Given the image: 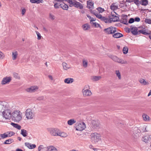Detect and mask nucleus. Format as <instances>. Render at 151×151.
Returning a JSON list of instances; mask_svg holds the SVG:
<instances>
[{
  "instance_id": "obj_28",
  "label": "nucleus",
  "mask_w": 151,
  "mask_h": 151,
  "mask_svg": "<svg viewBox=\"0 0 151 151\" xmlns=\"http://www.w3.org/2000/svg\"><path fill=\"white\" fill-rule=\"evenodd\" d=\"M139 81L141 84L142 85H146L149 84L148 82L146 81L145 79L143 78L140 79Z\"/></svg>"
},
{
  "instance_id": "obj_48",
  "label": "nucleus",
  "mask_w": 151,
  "mask_h": 151,
  "mask_svg": "<svg viewBox=\"0 0 151 151\" xmlns=\"http://www.w3.org/2000/svg\"><path fill=\"white\" fill-rule=\"evenodd\" d=\"M121 22L124 24H128L127 22L126 19H124L122 18L121 20Z\"/></svg>"
},
{
  "instance_id": "obj_34",
  "label": "nucleus",
  "mask_w": 151,
  "mask_h": 151,
  "mask_svg": "<svg viewBox=\"0 0 151 151\" xmlns=\"http://www.w3.org/2000/svg\"><path fill=\"white\" fill-rule=\"evenodd\" d=\"M14 142V140L12 139H9L6 140L4 143V144H9Z\"/></svg>"
},
{
  "instance_id": "obj_32",
  "label": "nucleus",
  "mask_w": 151,
  "mask_h": 151,
  "mask_svg": "<svg viewBox=\"0 0 151 151\" xmlns=\"http://www.w3.org/2000/svg\"><path fill=\"white\" fill-rule=\"evenodd\" d=\"M110 8L112 10H116L118 8V6L115 5V3H113L110 6Z\"/></svg>"
},
{
  "instance_id": "obj_33",
  "label": "nucleus",
  "mask_w": 151,
  "mask_h": 151,
  "mask_svg": "<svg viewBox=\"0 0 151 151\" xmlns=\"http://www.w3.org/2000/svg\"><path fill=\"white\" fill-rule=\"evenodd\" d=\"M60 7L62 8L64 10H68V6L67 5H66L64 3H63V4H60Z\"/></svg>"
},
{
  "instance_id": "obj_58",
  "label": "nucleus",
  "mask_w": 151,
  "mask_h": 151,
  "mask_svg": "<svg viewBox=\"0 0 151 151\" xmlns=\"http://www.w3.org/2000/svg\"><path fill=\"white\" fill-rule=\"evenodd\" d=\"M134 21V20L133 18H130L129 21L128 22L129 23H133Z\"/></svg>"
},
{
  "instance_id": "obj_35",
  "label": "nucleus",
  "mask_w": 151,
  "mask_h": 151,
  "mask_svg": "<svg viewBox=\"0 0 151 151\" xmlns=\"http://www.w3.org/2000/svg\"><path fill=\"white\" fill-rule=\"evenodd\" d=\"M140 4L144 6H146L148 4V1L147 0H141Z\"/></svg>"
},
{
  "instance_id": "obj_2",
  "label": "nucleus",
  "mask_w": 151,
  "mask_h": 151,
  "mask_svg": "<svg viewBox=\"0 0 151 151\" xmlns=\"http://www.w3.org/2000/svg\"><path fill=\"white\" fill-rule=\"evenodd\" d=\"M12 115L11 119L14 122L18 123L22 119V113L19 110H14Z\"/></svg>"
},
{
  "instance_id": "obj_4",
  "label": "nucleus",
  "mask_w": 151,
  "mask_h": 151,
  "mask_svg": "<svg viewBox=\"0 0 151 151\" xmlns=\"http://www.w3.org/2000/svg\"><path fill=\"white\" fill-rule=\"evenodd\" d=\"M35 113L30 109H27L25 111L26 118L28 119H32L35 117Z\"/></svg>"
},
{
  "instance_id": "obj_29",
  "label": "nucleus",
  "mask_w": 151,
  "mask_h": 151,
  "mask_svg": "<svg viewBox=\"0 0 151 151\" xmlns=\"http://www.w3.org/2000/svg\"><path fill=\"white\" fill-rule=\"evenodd\" d=\"M11 125L12 126L14 127L19 130H20L21 128V126L18 125V124H15L13 122H11Z\"/></svg>"
},
{
  "instance_id": "obj_25",
  "label": "nucleus",
  "mask_w": 151,
  "mask_h": 151,
  "mask_svg": "<svg viewBox=\"0 0 151 151\" xmlns=\"http://www.w3.org/2000/svg\"><path fill=\"white\" fill-rule=\"evenodd\" d=\"M18 55V52L16 51L15 50L13 52L12 54V60H16L17 58Z\"/></svg>"
},
{
  "instance_id": "obj_52",
  "label": "nucleus",
  "mask_w": 151,
  "mask_h": 151,
  "mask_svg": "<svg viewBox=\"0 0 151 151\" xmlns=\"http://www.w3.org/2000/svg\"><path fill=\"white\" fill-rule=\"evenodd\" d=\"M8 137H10L14 134V133L13 132H7Z\"/></svg>"
},
{
  "instance_id": "obj_23",
  "label": "nucleus",
  "mask_w": 151,
  "mask_h": 151,
  "mask_svg": "<svg viewBox=\"0 0 151 151\" xmlns=\"http://www.w3.org/2000/svg\"><path fill=\"white\" fill-rule=\"evenodd\" d=\"M112 36L114 38H118L123 37V35L121 33L117 32L114 34Z\"/></svg>"
},
{
  "instance_id": "obj_1",
  "label": "nucleus",
  "mask_w": 151,
  "mask_h": 151,
  "mask_svg": "<svg viewBox=\"0 0 151 151\" xmlns=\"http://www.w3.org/2000/svg\"><path fill=\"white\" fill-rule=\"evenodd\" d=\"M9 108L8 102L4 101H0V113L2 112V116L6 119H11L12 113Z\"/></svg>"
},
{
  "instance_id": "obj_21",
  "label": "nucleus",
  "mask_w": 151,
  "mask_h": 151,
  "mask_svg": "<svg viewBox=\"0 0 151 151\" xmlns=\"http://www.w3.org/2000/svg\"><path fill=\"white\" fill-rule=\"evenodd\" d=\"M74 81L73 79L71 78H68L65 79L64 82L65 83L67 84H70L72 83Z\"/></svg>"
},
{
  "instance_id": "obj_46",
  "label": "nucleus",
  "mask_w": 151,
  "mask_h": 151,
  "mask_svg": "<svg viewBox=\"0 0 151 151\" xmlns=\"http://www.w3.org/2000/svg\"><path fill=\"white\" fill-rule=\"evenodd\" d=\"M96 9L99 11V13H102L104 11V9L101 7L97 8Z\"/></svg>"
},
{
  "instance_id": "obj_37",
  "label": "nucleus",
  "mask_w": 151,
  "mask_h": 151,
  "mask_svg": "<svg viewBox=\"0 0 151 151\" xmlns=\"http://www.w3.org/2000/svg\"><path fill=\"white\" fill-rule=\"evenodd\" d=\"M30 2L32 3L39 4L43 2L42 0H30Z\"/></svg>"
},
{
  "instance_id": "obj_5",
  "label": "nucleus",
  "mask_w": 151,
  "mask_h": 151,
  "mask_svg": "<svg viewBox=\"0 0 151 151\" xmlns=\"http://www.w3.org/2000/svg\"><path fill=\"white\" fill-rule=\"evenodd\" d=\"M109 57L113 61L118 63L126 64L128 63L126 60L119 58L116 56L111 55L109 56Z\"/></svg>"
},
{
  "instance_id": "obj_55",
  "label": "nucleus",
  "mask_w": 151,
  "mask_h": 151,
  "mask_svg": "<svg viewBox=\"0 0 151 151\" xmlns=\"http://www.w3.org/2000/svg\"><path fill=\"white\" fill-rule=\"evenodd\" d=\"M4 57V55L0 51V59H2Z\"/></svg>"
},
{
  "instance_id": "obj_12",
  "label": "nucleus",
  "mask_w": 151,
  "mask_h": 151,
  "mask_svg": "<svg viewBox=\"0 0 151 151\" xmlns=\"http://www.w3.org/2000/svg\"><path fill=\"white\" fill-rule=\"evenodd\" d=\"M38 89V87L37 86H33L26 89L27 91L29 92H33L36 91Z\"/></svg>"
},
{
  "instance_id": "obj_42",
  "label": "nucleus",
  "mask_w": 151,
  "mask_h": 151,
  "mask_svg": "<svg viewBox=\"0 0 151 151\" xmlns=\"http://www.w3.org/2000/svg\"><path fill=\"white\" fill-rule=\"evenodd\" d=\"M83 65L85 68H86L87 67L88 61L87 60L85 59L83 60Z\"/></svg>"
},
{
  "instance_id": "obj_11",
  "label": "nucleus",
  "mask_w": 151,
  "mask_h": 151,
  "mask_svg": "<svg viewBox=\"0 0 151 151\" xmlns=\"http://www.w3.org/2000/svg\"><path fill=\"white\" fill-rule=\"evenodd\" d=\"M130 31L134 35H136L140 34L138 31L137 28L135 27L134 26H131L130 27Z\"/></svg>"
},
{
  "instance_id": "obj_7",
  "label": "nucleus",
  "mask_w": 151,
  "mask_h": 151,
  "mask_svg": "<svg viewBox=\"0 0 151 151\" xmlns=\"http://www.w3.org/2000/svg\"><path fill=\"white\" fill-rule=\"evenodd\" d=\"M48 131L52 136H58V129L54 128H49L47 129Z\"/></svg>"
},
{
  "instance_id": "obj_18",
  "label": "nucleus",
  "mask_w": 151,
  "mask_h": 151,
  "mask_svg": "<svg viewBox=\"0 0 151 151\" xmlns=\"http://www.w3.org/2000/svg\"><path fill=\"white\" fill-rule=\"evenodd\" d=\"M25 145L30 149H33L36 147V145L35 144H32L28 142L25 143Z\"/></svg>"
},
{
  "instance_id": "obj_19",
  "label": "nucleus",
  "mask_w": 151,
  "mask_h": 151,
  "mask_svg": "<svg viewBox=\"0 0 151 151\" xmlns=\"http://www.w3.org/2000/svg\"><path fill=\"white\" fill-rule=\"evenodd\" d=\"M38 151H47V147H45L43 145H40L38 147Z\"/></svg>"
},
{
  "instance_id": "obj_38",
  "label": "nucleus",
  "mask_w": 151,
  "mask_h": 151,
  "mask_svg": "<svg viewBox=\"0 0 151 151\" xmlns=\"http://www.w3.org/2000/svg\"><path fill=\"white\" fill-rule=\"evenodd\" d=\"M76 122V121L74 119H70L68 121V124L69 125H71Z\"/></svg>"
},
{
  "instance_id": "obj_57",
  "label": "nucleus",
  "mask_w": 151,
  "mask_h": 151,
  "mask_svg": "<svg viewBox=\"0 0 151 151\" xmlns=\"http://www.w3.org/2000/svg\"><path fill=\"white\" fill-rule=\"evenodd\" d=\"M133 2L137 5H138L140 4L139 0H133Z\"/></svg>"
},
{
  "instance_id": "obj_14",
  "label": "nucleus",
  "mask_w": 151,
  "mask_h": 151,
  "mask_svg": "<svg viewBox=\"0 0 151 151\" xmlns=\"http://www.w3.org/2000/svg\"><path fill=\"white\" fill-rule=\"evenodd\" d=\"M109 19L111 20V22L112 21L113 22H117L119 19V17L115 14L111 15L109 16Z\"/></svg>"
},
{
  "instance_id": "obj_61",
  "label": "nucleus",
  "mask_w": 151,
  "mask_h": 151,
  "mask_svg": "<svg viewBox=\"0 0 151 151\" xmlns=\"http://www.w3.org/2000/svg\"><path fill=\"white\" fill-rule=\"evenodd\" d=\"M104 69L103 68L101 67L99 68L100 72H104Z\"/></svg>"
},
{
  "instance_id": "obj_64",
  "label": "nucleus",
  "mask_w": 151,
  "mask_h": 151,
  "mask_svg": "<svg viewBox=\"0 0 151 151\" xmlns=\"http://www.w3.org/2000/svg\"><path fill=\"white\" fill-rule=\"evenodd\" d=\"M127 2L131 3L133 2V0H126Z\"/></svg>"
},
{
  "instance_id": "obj_20",
  "label": "nucleus",
  "mask_w": 151,
  "mask_h": 151,
  "mask_svg": "<svg viewBox=\"0 0 151 151\" xmlns=\"http://www.w3.org/2000/svg\"><path fill=\"white\" fill-rule=\"evenodd\" d=\"M62 65L63 69L65 70H67L71 68L70 65L68 64L65 62H63L62 63Z\"/></svg>"
},
{
  "instance_id": "obj_10",
  "label": "nucleus",
  "mask_w": 151,
  "mask_h": 151,
  "mask_svg": "<svg viewBox=\"0 0 151 151\" xmlns=\"http://www.w3.org/2000/svg\"><path fill=\"white\" fill-rule=\"evenodd\" d=\"M11 77H6L3 78L1 82V84L3 85L8 84L11 81Z\"/></svg>"
},
{
  "instance_id": "obj_54",
  "label": "nucleus",
  "mask_w": 151,
  "mask_h": 151,
  "mask_svg": "<svg viewBox=\"0 0 151 151\" xmlns=\"http://www.w3.org/2000/svg\"><path fill=\"white\" fill-rule=\"evenodd\" d=\"M13 76L14 78H16L19 79L20 77L18 74L16 73H13Z\"/></svg>"
},
{
  "instance_id": "obj_16",
  "label": "nucleus",
  "mask_w": 151,
  "mask_h": 151,
  "mask_svg": "<svg viewBox=\"0 0 151 151\" xmlns=\"http://www.w3.org/2000/svg\"><path fill=\"white\" fill-rule=\"evenodd\" d=\"M73 6L80 9H82L83 7L82 4L80 3L79 2H77L76 1L75 2Z\"/></svg>"
},
{
  "instance_id": "obj_51",
  "label": "nucleus",
  "mask_w": 151,
  "mask_h": 151,
  "mask_svg": "<svg viewBox=\"0 0 151 151\" xmlns=\"http://www.w3.org/2000/svg\"><path fill=\"white\" fill-rule=\"evenodd\" d=\"M145 22L146 23L150 24H151V19H150L146 18L145 19Z\"/></svg>"
},
{
  "instance_id": "obj_40",
  "label": "nucleus",
  "mask_w": 151,
  "mask_h": 151,
  "mask_svg": "<svg viewBox=\"0 0 151 151\" xmlns=\"http://www.w3.org/2000/svg\"><path fill=\"white\" fill-rule=\"evenodd\" d=\"M101 78L100 76H94L93 77L92 79L93 81H96L99 80Z\"/></svg>"
},
{
  "instance_id": "obj_44",
  "label": "nucleus",
  "mask_w": 151,
  "mask_h": 151,
  "mask_svg": "<svg viewBox=\"0 0 151 151\" xmlns=\"http://www.w3.org/2000/svg\"><path fill=\"white\" fill-rule=\"evenodd\" d=\"M150 138V137H149L148 136H145L142 137V140L143 141L146 142L148 141V140H149Z\"/></svg>"
},
{
  "instance_id": "obj_47",
  "label": "nucleus",
  "mask_w": 151,
  "mask_h": 151,
  "mask_svg": "<svg viewBox=\"0 0 151 151\" xmlns=\"http://www.w3.org/2000/svg\"><path fill=\"white\" fill-rule=\"evenodd\" d=\"M35 32L37 35V39L38 40H40L41 38V36L40 34L37 31H35Z\"/></svg>"
},
{
  "instance_id": "obj_39",
  "label": "nucleus",
  "mask_w": 151,
  "mask_h": 151,
  "mask_svg": "<svg viewBox=\"0 0 151 151\" xmlns=\"http://www.w3.org/2000/svg\"><path fill=\"white\" fill-rule=\"evenodd\" d=\"M139 33H140L145 35H148L150 34V33H148L146 32L145 30L143 29H141L138 30Z\"/></svg>"
},
{
  "instance_id": "obj_3",
  "label": "nucleus",
  "mask_w": 151,
  "mask_h": 151,
  "mask_svg": "<svg viewBox=\"0 0 151 151\" xmlns=\"http://www.w3.org/2000/svg\"><path fill=\"white\" fill-rule=\"evenodd\" d=\"M90 136L91 140L93 143H96L97 142L101 139L100 134L96 133H91Z\"/></svg>"
},
{
  "instance_id": "obj_53",
  "label": "nucleus",
  "mask_w": 151,
  "mask_h": 151,
  "mask_svg": "<svg viewBox=\"0 0 151 151\" xmlns=\"http://www.w3.org/2000/svg\"><path fill=\"white\" fill-rule=\"evenodd\" d=\"M49 17L52 20H53L55 19V16L52 15L51 13L49 14Z\"/></svg>"
},
{
  "instance_id": "obj_30",
  "label": "nucleus",
  "mask_w": 151,
  "mask_h": 151,
  "mask_svg": "<svg viewBox=\"0 0 151 151\" xmlns=\"http://www.w3.org/2000/svg\"><path fill=\"white\" fill-rule=\"evenodd\" d=\"M76 1L75 0H66V1L69 4V6L70 7L73 6Z\"/></svg>"
},
{
  "instance_id": "obj_41",
  "label": "nucleus",
  "mask_w": 151,
  "mask_h": 151,
  "mask_svg": "<svg viewBox=\"0 0 151 151\" xmlns=\"http://www.w3.org/2000/svg\"><path fill=\"white\" fill-rule=\"evenodd\" d=\"M115 73L116 74L119 80L121 79V76L119 70H116L115 71Z\"/></svg>"
},
{
  "instance_id": "obj_13",
  "label": "nucleus",
  "mask_w": 151,
  "mask_h": 151,
  "mask_svg": "<svg viewBox=\"0 0 151 151\" xmlns=\"http://www.w3.org/2000/svg\"><path fill=\"white\" fill-rule=\"evenodd\" d=\"M82 92L83 96L85 97L90 96L92 94L91 91L88 89H83Z\"/></svg>"
},
{
  "instance_id": "obj_9",
  "label": "nucleus",
  "mask_w": 151,
  "mask_h": 151,
  "mask_svg": "<svg viewBox=\"0 0 151 151\" xmlns=\"http://www.w3.org/2000/svg\"><path fill=\"white\" fill-rule=\"evenodd\" d=\"M86 127L85 123L82 122L81 123L78 124L76 127V130L77 131H82Z\"/></svg>"
},
{
  "instance_id": "obj_17",
  "label": "nucleus",
  "mask_w": 151,
  "mask_h": 151,
  "mask_svg": "<svg viewBox=\"0 0 151 151\" xmlns=\"http://www.w3.org/2000/svg\"><path fill=\"white\" fill-rule=\"evenodd\" d=\"M101 20L104 21L106 23H111V21L109 18L105 17H102L101 19Z\"/></svg>"
},
{
  "instance_id": "obj_26",
  "label": "nucleus",
  "mask_w": 151,
  "mask_h": 151,
  "mask_svg": "<svg viewBox=\"0 0 151 151\" xmlns=\"http://www.w3.org/2000/svg\"><path fill=\"white\" fill-rule=\"evenodd\" d=\"M87 7L89 9H91L93 8V3L90 0L87 1Z\"/></svg>"
},
{
  "instance_id": "obj_15",
  "label": "nucleus",
  "mask_w": 151,
  "mask_h": 151,
  "mask_svg": "<svg viewBox=\"0 0 151 151\" xmlns=\"http://www.w3.org/2000/svg\"><path fill=\"white\" fill-rule=\"evenodd\" d=\"M90 12L92 14L94 15L97 18L100 19V20L103 17L99 13H98L97 12H96L94 10L92 11V10H91Z\"/></svg>"
},
{
  "instance_id": "obj_31",
  "label": "nucleus",
  "mask_w": 151,
  "mask_h": 151,
  "mask_svg": "<svg viewBox=\"0 0 151 151\" xmlns=\"http://www.w3.org/2000/svg\"><path fill=\"white\" fill-rule=\"evenodd\" d=\"M58 136H60L63 137H65L68 136L67 134L66 133L64 132H59L57 135Z\"/></svg>"
},
{
  "instance_id": "obj_43",
  "label": "nucleus",
  "mask_w": 151,
  "mask_h": 151,
  "mask_svg": "<svg viewBox=\"0 0 151 151\" xmlns=\"http://www.w3.org/2000/svg\"><path fill=\"white\" fill-rule=\"evenodd\" d=\"M128 48L127 47L125 46L123 48V52L124 54H126L128 53Z\"/></svg>"
},
{
  "instance_id": "obj_24",
  "label": "nucleus",
  "mask_w": 151,
  "mask_h": 151,
  "mask_svg": "<svg viewBox=\"0 0 151 151\" xmlns=\"http://www.w3.org/2000/svg\"><path fill=\"white\" fill-rule=\"evenodd\" d=\"M47 150L48 151H58L57 149L53 146H47Z\"/></svg>"
},
{
  "instance_id": "obj_60",
  "label": "nucleus",
  "mask_w": 151,
  "mask_h": 151,
  "mask_svg": "<svg viewBox=\"0 0 151 151\" xmlns=\"http://www.w3.org/2000/svg\"><path fill=\"white\" fill-rule=\"evenodd\" d=\"M134 21H135L139 22L140 21V19L139 17H136L134 19Z\"/></svg>"
},
{
  "instance_id": "obj_8",
  "label": "nucleus",
  "mask_w": 151,
  "mask_h": 151,
  "mask_svg": "<svg viewBox=\"0 0 151 151\" xmlns=\"http://www.w3.org/2000/svg\"><path fill=\"white\" fill-rule=\"evenodd\" d=\"M92 127L94 129H97L100 127V122L98 120H93L91 122Z\"/></svg>"
},
{
  "instance_id": "obj_56",
  "label": "nucleus",
  "mask_w": 151,
  "mask_h": 151,
  "mask_svg": "<svg viewBox=\"0 0 151 151\" xmlns=\"http://www.w3.org/2000/svg\"><path fill=\"white\" fill-rule=\"evenodd\" d=\"M37 99L39 101H41L44 99V96H39L37 97Z\"/></svg>"
},
{
  "instance_id": "obj_6",
  "label": "nucleus",
  "mask_w": 151,
  "mask_h": 151,
  "mask_svg": "<svg viewBox=\"0 0 151 151\" xmlns=\"http://www.w3.org/2000/svg\"><path fill=\"white\" fill-rule=\"evenodd\" d=\"M116 30L117 29L116 27L111 26L104 29V31L107 34H111L114 33L116 32Z\"/></svg>"
},
{
  "instance_id": "obj_63",
  "label": "nucleus",
  "mask_w": 151,
  "mask_h": 151,
  "mask_svg": "<svg viewBox=\"0 0 151 151\" xmlns=\"http://www.w3.org/2000/svg\"><path fill=\"white\" fill-rule=\"evenodd\" d=\"M95 20H96L95 19L91 17V19H90V22H92L95 21Z\"/></svg>"
},
{
  "instance_id": "obj_36",
  "label": "nucleus",
  "mask_w": 151,
  "mask_h": 151,
  "mask_svg": "<svg viewBox=\"0 0 151 151\" xmlns=\"http://www.w3.org/2000/svg\"><path fill=\"white\" fill-rule=\"evenodd\" d=\"M21 134L24 137H26L27 135V131L24 129H21Z\"/></svg>"
},
{
  "instance_id": "obj_59",
  "label": "nucleus",
  "mask_w": 151,
  "mask_h": 151,
  "mask_svg": "<svg viewBox=\"0 0 151 151\" xmlns=\"http://www.w3.org/2000/svg\"><path fill=\"white\" fill-rule=\"evenodd\" d=\"M26 12V9L24 8L22 9V15H24V14L25 12Z\"/></svg>"
},
{
  "instance_id": "obj_45",
  "label": "nucleus",
  "mask_w": 151,
  "mask_h": 151,
  "mask_svg": "<svg viewBox=\"0 0 151 151\" xmlns=\"http://www.w3.org/2000/svg\"><path fill=\"white\" fill-rule=\"evenodd\" d=\"M8 132H6L4 134H1V139H4L7 137H8Z\"/></svg>"
},
{
  "instance_id": "obj_62",
  "label": "nucleus",
  "mask_w": 151,
  "mask_h": 151,
  "mask_svg": "<svg viewBox=\"0 0 151 151\" xmlns=\"http://www.w3.org/2000/svg\"><path fill=\"white\" fill-rule=\"evenodd\" d=\"M55 1L59 2H63L64 1H66V0H55Z\"/></svg>"
},
{
  "instance_id": "obj_27",
  "label": "nucleus",
  "mask_w": 151,
  "mask_h": 151,
  "mask_svg": "<svg viewBox=\"0 0 151 151\" xmlns=\"http://www.w3.org/2000/svg\"><path fill=\"white\" fill-rule=\"evenodd\" d=\"M82 27L83 30L85 31L88 30L90 28V26L88 24L83 25Z\"/></svg>"
},
{
  "instance_id": "obj_22",
  "label": "nucleus",
  "mask_w": 151,
  "mask_h": 151,
  "mask_svg": "<svg viewBox=\"0 0 151 151\" xmlns=\"http://www.w3.org/2000/svg\"><path fill=\"white\" fill-rule=\"evenodd\" d=\"M142 116L145 121H149L150 120L149 116L146 114H143Z\"/></svg>"
},
{
  "instance_id": "obj_49",
  "label": "nucleus",
  "mask_w": 151,
  "mask_h": 151,
  "mask_svg": "<svg viewBox=\"0 0 151 151\" xmlns=\"http://www.w3.org/2000/svg\"><path fill=\"white\" fill-rule=\"evenodd\" d=\"M60 4L59 3H55L54 5V7L55 9H58L59 8V6H60Z\"/></svg>"
},
{
  "instance_id": "obj_50",
  "label": "nucleus",
  "mask_w": 151,
  "mask_h": 151,
  "mask_svg": "<svg viewBox=\"0 0 151 151\" xmlns=\"http://www.w3.org/2000/svg\"><path fill=\"white\" fill-rule=\"evenodd\" d=\"M92 24L93 26L95 27H100V25L96 22H92Z\"/></svg>"
}]
</instances>
